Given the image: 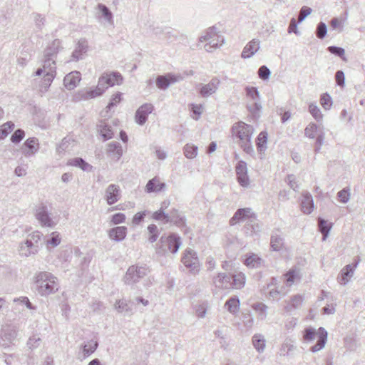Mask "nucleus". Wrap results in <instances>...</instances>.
<instances>
[{
    "mask_svg": "<svg viewBox=\"0 0 365 365\" xmlns=\"http://www.w3.org/2000/svg\"><path fill=\"white\" fill-rule=\"evenodd\" d=\"M147 230L148 233V241L150 243L156 242L160 234L159 229L157 225L155 224H150L148 226Z\"/></svg>",
    "mask_w": 365,
    "mask_h": 365,
    "instance_id": "a18cd8bd",
    "label": "nucleus"
},
{
    "mask_svg": "<svg viewBox=\"0 0 365 365\" xmlns=\"http://www.w3.org/2000/svg\"><path fill=\"white\" fill-rule=\"evenodd\" d=\"M260 48V41L256 38L248 42L244 47L241 57L242 58H250L253 56Z\"/></svg>",
    "mask_w": 365,
    "mask_h": 365,
    "instance_id": "aec40b11",
    "label": "nucleus"
},
{
    "mask_svg": "<svg viewBox=\"0 0 365 365\" xmlns=\"http://www.w3.org/2000/svg\"><path fill=\"white\" fill-rule=\"evenodd\" d=\"M108 87L105 81V78L102 75L98 79L96 88L84 91L82 94V98L84 100H88L98 97L102 95Z\"/></svg>",
    "mask_w": 365,
    "mask_h": 365,
    "instance_id": "4468645a",
    "label": "nucleus"
},
{
    "mask_svg": "<svg viewBox=\"0 0 365 365\" xmlns=\"http://www.w3.org/2000/svg\"><path fill=\"white\" fill-rule=\"evenodd\" d=\"M19 329L13 324H6L1 327L0 331V346L4 349L15 344L17 340Z\"/></svg>",
    "mask_w": 365,
    "mask_h": 365,
    "instance_id": "6e6552de",
    "label": "nucleus"
},
{
    "mask_svg": "<svg viewBox=\"0 0 365 365\" xmlns=\"http://www.w3.org/2000/svg\"><path fill=\"white\" fill-rule=\"evenodd\" d=\"M183 264L191 270L197 271L199 262L196 253L192 250H186L182 257Z\"/></svg>",
    "mask_w": 365,
    "mask_h": 365,
    "instance_id": "f3484780",
    "label": "nucleus"
},
{
    "mask_svg": "<svg viewBox=\"0 0 365 365\" xmlns=\"http://www.w3.org/2000/svg\"><path fill=\"white\" fill-rule=\"evenodd\" d=\"M252 308L255 311L258 312L261 319H265L267 317V306L264 303L258 302L252 305Z\"/></svg>",
    "mask_w": 365,
    "mask_h": 365,
    "instance_id": "864d4df0",
    "label": "nucleus"
},
{
    "mask_svg": "<svg viewBox=\"0 0 365 365\" xmlns=\"http://www.w3.org/2000/svg\"><path fill=\"white\" fill-rule=\"evenodd\" d=\"M246 94L247 97L252 99L254 101V106L256 110H259L261 106L259 103V93L257 88L255 87H247L245 88Z\"/></svg>",
    "mask_w": 365,
    "mask_h": 365,
    "instance_id": "c9c22d12",
    "label": "nucleus"
},
{
    "mask_svg": "<svg viewBox=\"0 0 365 365\" xmlns=\"http://www.w3.org/2000/svg\"><path fill=\"white\" fill-rule=\"evenodd\" d=\"M42 234L35 231L28 235L24 242L19 245V253L21 256L28 257L36 255L38 251V242L41 240Z\"/></svg>",
    "mask_w": 365,
    "mask_h": 365,
    "instance_id": "0eeeda50",
    "label": "nucleus"
},
{
    "mask_svg": "<svg viewBox=\"0 0 365 365\" xmlns=\"http://www.w3.org/2000/svg\"><path fill=\"white\" fill-rule=\"evenodd\" d=\"M148 272V268L145 266L132 265L123 277V282L126 284L133 285L145 277Z\"/></svg>",
    "mask_w": 365,
    "mask_h": 365,
    "instance_id": "1a4fd4ad",
    "label": "nucleus"
},
{
    "mask_svg": "<svg viewBox=\"0 0 365 365\" xmlns=\"http://www.w3.org/2000/svg\"><path fill=\"white\" fill-rule=\"evenodd\" d=\"M267 134L265 132H261L257 138V147L259 153H262L267 149Z\"/></svg>",
    "mask_w": 365,
    "mask_h": 365,
    "instance_id": "c03bdc74",
    "label": "nucleus"
},
{
    "mask_svg": "<svg viewBox=\"0 0 365 365\" xmlns=\"http://www.w3.org/2000/svg\"><path fill=\"white\" fill-rule=\"evenodd\" d=\"M114 308L118 313H123L126 315H132L133 311L127 300L118 299L114 304Z\"/></svg>",
    "mask_w": 365,
    "mask_h": 365,
    "instance_id": "72a5a7b5",
    "label": "nucleus"
},
{
    "mask_svg": "<svg viewBox=\"0 0 365 365\" xmlns=\"http://www.w3.org/2000/svg\"><path fill=\"white\" fill-rule=\"evenodd\" d=\"M106 155L112 160L118 161L123 155V148L118 142L113 141L107 144Z\"/></svg>",
    "mask_w": 365,
    "mask_h": 365,
    "instance_id": "a211bd4d",
    "label": "nucleus"
},
{
    "mask_svg": "<svg viewBox=\"0 0 365 365\" xmlns=\"http://www.w3.org/2000/svg\"><path fill=\"white\" fill-rule=\"evenodd\" d=\"M213 284L219 289H230L232 287L231 277L225 273H218L213 277Z\"/></svg>",
    "mask_w": 365,
    "mask_h": 365,
    "instance_id": "412c9836",
    "label": "nucleus"
},
{
    "mask_svg": "<svg viewBox=\"0 0 365 365\" xmlns=\"http://www.w3.org/2000/svg\"><path fill=\"white\" fill-rule=\"evenodd\" d=\"M68 164L71 166L78 167L85 171L91 168V166L81 158L71 159Z\"/></svg>",
    "mask_w": 365,
    "mask_h": 365,
    "instance_id": "de8ad7c7",
    "label": "nucleus"
},
{
    "mask_svg": "<svg viewBox=\"0 0 365 365\" xmlns=\"http://www.w3.org/2000/svg\"><path fill=\"white\" fill-rule=\"evenodd\" d=\"M220 85V80L217 77H213L208 83L202 84L199 83L197 88L199 93L202 98H208L212 94H215L219 88Z\"/></svg>",
    "mask_w": 365,
    "mask_h": 365,
    "instance_id": "9b49d317",
    "label": "nucleus"
},
{
    "mask_svg": "<svg viewBox=\"0 0 365 365\" xmlns=\"http://www.w3.org/2000/svg\"><path fill=\"white\" fill-rule=\"evenodd\" d=\"M34 216L42 227H54L58 222V217L49 213L48 206L40 202L34 207Z\"/></svg>",
    "mask_w": 365,
    "mask_h": 365,
    "instance_id": "423d86ee",
    "label": "nucleus"
},
{
    "mask_svg": "<svg viewBox=\"0 0 365 365\" xmlns=\"http://www.w3.org/2000/svg\"><path fill=\"white\" fill-rule=\"evenodd\" d=\"M327 33V28L326 24L324 22H320L318 24L317 30H316V36L319 39H323Z\"/></svg>",
    "mask_w": 365,
    "mask_h": 365,
    "instance_id": "13d9d810",
    "label": "nucleus"
},
{
    "mask_svg": "<svg viewBox=\"0 0 365 365\" xmlns=\"http://www.w3.org/2000/svg\"><path fill=\"white\" fill-rule=\"evenodd\" d=\"M98 132L104 140L112 138L114 135L112 127L105 121H101L98 125Z\"/></svg>",
    "mask_w": 365,
    "mask_h": 365,
    "instance_id": "7c9ffc66",
    "label": "nucleus"
},
{
    "mask_svg": "<svg viewBox=\"0 0 365 365\" xmlns=\"http://www.w3.org/2000/svg\"><path fill=\"white\" fill-rule=\"evenodd\" d=\"M14 128V123L8 121L0 127V140L4 139Z\"/></svg>",
    "mask_w": 365,
    "mask_h": 365,
    "instance_id": "8fccbe9b",
    "label": "nucleus"
},
{
    "mask_svg": "<svg viewBox=\"0 0 365 365\" xmlns=\"http://www.w3.org/2000/svg\"><path fill=\"white\" fill-rule=\"evenodd\" d=\"M164 182H160V180L157 178H154L150 180L145 186V191L148 193L160 192L165 187Z\"/></svg>",
    "mask_w": 365,
    "mask_h": 365,
    "instance_id": "c85d7f7f",
    "label": "nucleus"
},
{
    "mask_svg": "<svg viewBox=\"0 0 365 365\" xmlns=\"http://www.w3.org/2000/svg\"><path fill=\"white\" fill-rule=\"evenodd\" d=\"M88 42L85 39H81L78 41L77 46L72 53V59L73 61H78L83 58L85 54L88 50Z\"/></svg>",
    "mask_w": 365,
    "mask_h": 365,
    "instance_id": "a878e982",
    "label": "nucleus"
},
{
    "mask_svg": "<svg viewBox=\"0 0 365 365\" xmlns=\"http://www.w3.org/2000/svg\"><path fill=\"white\" fill-rule=\"evenodd\" d=\"M98 343L95 339H91L81 346L83 359H86L94 353L98 349Z\"/></svg>",
    "mask_w": 365,
    "mask_h": 365,
    "instance_id": "cd10ccee",
    "label": "nucleus"
},
{
    "mask_svg": "<svg viewBox=\"0 0 365 365\" xmlns=\"http://www.w3.org/2000/svg\"><path fill=\"white\" fill-rule=\"evenodd\" d=\"M301 210L303 213L309 215L312 213L314 208V204L312 196L308 192H304L302 193V199L301 200Z\"/></svg>",
    "mask_w": 365,
    "mask_h": 365,
    "instance_id": "4be33fe9",
    "label": "nucleus"
},
{
    "mask_svg": "<svg viewBox=\"0 0 365 365\" xmlns=\"http://www.w3.org/2000/svg\"><path fill=\"white\" fill-rule=\"evenodd\" d=\"M103 76L105 78L106 84L108 86L120 85L122 83L123 81V77L118 72H113L111 73H103Z\"/></svg>",
    "mask_w": 365,
    "mask_h": 365,
    "instance_id": "2f4dec72",
    "label": "nucleus"
},
{
    "mask_svg": "<svg viewBox=\"0 0 365 365\" xmlns=\"http://www.w3.org/2000/svg\"><path fill=\"white\" fill-rule=\"evenodd\" d=\"M148 213H149L148 211L144 210L142 212H138L136 214H135L132 219V224L133 225H140V222L143 221L145 217L147 215Z\"/></svg>",
    "mask_w": 365,
    "mask_h": 365,
    "instance_id": "680f3d73",
    "label": "nucleus"
},
{
    "mask_svg": "<svg viewBox=\"0 0 365 365\" xmlns=\"http://www.w3.org/2000/svg\"><path fill=\"white\" fill-rule=\"evenodd\" d=\"M309 112L317 122L319 123L322 121L323 114L322 113L319 108L315 103L309 104Z\"/></svg>",
    "mask_w": 365,
    "mask_h": 365,
    "instance_id": "3c124183",
    "label": "nucleus"
},
{
    "mask_svg": "<svg viewBox=\"0 0 365 365\" xmlns=\"http://www.w3.org/2000/svg\"><path fill=\"white\" fill-rule=\"evenodd\" d=\"M33 287L41 297H47L56 293L59 289L58 278L51 272L39 271L33 277Z\"/></svg>",
    "mask_w": 365,
    "mask_h": 365,
    "instance_id": "f257e3e1",
    "label": "nucleus"
},
{
    "mask_svg": "<svg viewBox=\"0 0 365 365\" xmlns=\"http://www.w3.org/2000/svg\"><path fill=\"white\" fill-rule=\"evenodd\" d=\"M197 146L187 143L183 148L184 155L188 159H193L197 155Z\"/></svg>",
    "mask_w": 365,
    "mask_h": 365,
    "instance_id": "49530a36",
    "label": "nucleus"
},
{
    "mask_svg": "<svg viewBox=\"0 0 365 365\" xmlns=\"http://www.w3.org/2000/svg\"><path fill=\"white\" fill-rule=\"evenodd\" d=\"M153 110V106L150 103H145L141 106L136 111L135 118L139 125H143L150 113Z\"/></svg>",
    "mask_w": 365,
    "mask_h": 365,
    "instance_id": "6ab92c4d",
    "label": "nucleus"
},
{
    "mask_svg": "<svg viewBox=\"0 0 365 365\" xmlns=\"http://www.w3.org/2000/svg\"><path fill=\"white\" fill-rule=\"evenodd\" d=\"M182 244L181 238L176 234L161 236L159 242L156 244V253L159 255H165L170 252L175 254L178 252Z\"/></svg>",
    "mask_w": 365,
    "mask_h": 365,
    "instance_id": "7ed1b4c3",
    "label": "nucleus"
},
{
    "mask_svg": "<svg viewBox=\"0 0 365 365\" xmlns=\"http://www.w3.org/2000/svg\"><path fill=\"white\" fill-rule=\"evenodd\" d=\"M246 229L247 230H251V232L255 234H257L261 231V226L257 222L256 217L252 219V222H249V223L246 226Z\"/></svg>",
    "mask_w": 365,
    "mask_h": 365,
    "instance_id": "0e129e2a",
    "label": "nucleus"
},
{
    "mask_svg": "<svg viewBox=\"0 0 365 365\" xmlns=\"http://www.w3.org/2000/svg\"><path fill=\"white\" fill-rule=\"evenodd\" d=\"M43 65L42 68H39L36 71V76H41L46 73L56 74V62L55 59L51 57H44Z\"/></svg>",
    "mask_w": 365,
    "mask_h": 365,
    "instance_id": "5701e85b",
    "label": "nucleus"
},
{
    "mask_svg": "<svg viewBox=\"0 0 365 365\" xmlns=\"http://www.w3.org/2000/svg\"><path fill=\"white\" fill-rule=\"evenodd\" d=\"M327 335V331L323 327L319 328L318 330L312 327H308L304 329L303 338L307 342L313 341L315 339H317V344L310 349L312 352L315 353L325 346Z\"/></svg>",
    "mask_w": 365,
    "mask_h": 365,
    "instance_id": "20e7f679",
    "label": "nucleus"
},
{
    "mask_svg": "<svg viewBox=\"0 0 365 365\" xmlns=\"http://www.w3.org/2000/svg\"><path fill=\"white\" fill-rule=\"evenodd\" d=\"M121 197L120 186L115 184H110L104 191L103 198L108 205L116 203Z\"/></svg>",
    "mask_w": 365,
    "mask_h": 365,
    "instance_id": "f8f14e48",
    "label": "nucleus"
},
{
    "mask_svg": "<svg viewBox=\"0 0 365 365\" xmlns=\"http://www.w3.org/2000/svg\"><path fill=\"white\" fill-rule=\"evenodd\" d=\"M61 242L60 234L57 232H53L46 237V245L48 248L55 247Z\"/></svg>",
    "mask_w": 365,
    "mask_h": 365,
    "instance_id": "a19ab883",
    "label": "nucleus"
},
{
    "mask_svg": "<svg viewBox=\"0 0 365 365\" xmlns=\"http://www.w3.org/2000/svg\"><path fill=\"white\" fill-rule=\"evenodd\" d=\"M39 149V142L38 138L32 137L29 138L22 145L21 150L22 154L28 158L34 155Z\"/></svg>",
    "mask_w": 365,
    "mask_h": 365,
    "instance_id": "dca6fc26",
    "label": "nucleus"
},
{
    "mask_svg": "<svg viewBox=\"0 0 365 365\" xmlns=\"http://www.w3.org/2000/svg\"><path fill=\"white\" fill-rule=\"evenodd\" d=\"M320 103L325 110H329L332 106L331 96L328 93H324L320 98Z\"/></svg>",
    "mask_w": 365,
    "mask_h": 365,
    "instance_id": "6e6d98bb",
    "label": "nucleus"
},
{
    "mask_svg": "<svg viewBox=\"0 0 365 365\" xmlns=\"http://www.w3.org/2000/svg\"><path fill=\"white\" fill-rule=\"evenodd\" d=\"M25 136V132L22 129H17L11 135V141L13 143H20Z\"/></svg>",
    "mask_w": 365,
    "mask_h": 365,
    "instance_id": "bf43d9fd",
    "label": "nucleus"
},
{
    "mask_svg": "<svg viewBox=\"0 0 365 365\" xmlns=\"http://www.w3.org/2000/svg\"><path fill=\"white\" fill-rule=\"evenodd\" d=\"M152 217L155 220L163 221L164 223H168L172 221L170 217L166 214L165 211L160 210L153 212Z\"/></svg>",
    "mask_w": 365,
    "mask_h": 365,
    "instance_id": "603ef678",
    "label": "nucleus"
},
{
    "mask_svg": "<svg viewBox=\"0 0 365 365\" xmlns=\"http://www.w3.org/2000/svg\"><path fill=\"white\" fill-rule=\"evenodd\" d=\"M255 218V214L250 207L238 209L233 217L230 219V224L234 225L238 222L248 220L252 222V219Z\"/></svg>",
    "mask_w": 365,
    "mask_h": 365,
    "instance_id": "2eb2a0df",
    "label": "nucleus"
},
{
    "mask_svg": "<svg viewBox=\"0 0 365 365\" xmlns=\"http://www.w3.org/2000/svg\"><path fill=\"white\" fill-rule=\"evenodd\" d=\"M304 301V298L300 294H296L293 296L289 302L287 303L286 306L284 307V309L287 312H292L294 309L299 308Z\"/></svg>",
    "mask_w": 365,
    "mask_h": 365,
    "instance_id": "f704fd0d",
    "label": "nucleus"
},
{
    "mask_svg": "<svg viewBox=\"0 0 365 365\" xmlns=\"http://www.w3.org/2000/svg\"><path fill=\"white\" fill-rule=\"evenodd\" d=\"M209 309L210 304L207 301L200 302L195 307V314L198 318L203 319L206 317Z\"/></svg>",
    "mask_w": 365,
    "mask_h": 365,
    "instance_id": "ea45409f",
    "label": "nucleus"
},
{
    "mask_svg": "<svg viewBox=\"0 0 365 365\" xmlns=\"http://www.w3.org/2000/svg\"><path fill=\"white\" fill-rule=\"evenodd\" d=\"M271 247L274 251H280L284 247V238L278 234H274L271 237Z\"/></svg>",
    "mask_w": 365,
    "mask_h": 365,
    "instance_id": "79ce46f5",
    "label": "nucleus"
},
{
    "mask_svg": "<svg viewBox=\"0 0 365 365\" xmlns=\"http://www.w3.org/2000/svg\"><path fill=\"white\" fill-rule=\"evenodd\" d=\"M328 51L334 55L340 57L343 61H346L345 50L343 48L331 46L328 47Z\"/></svg>",
    "mask_w": 365,
    "mask_h": 365,
    "instance_id": "5fc2aeb1",
    "label": "nucleus"
},
{
    "mask_svg": "<svg viewBox=\"0 0 365 365\" xmlns=\"http://www.w3.org/2000/svg\"><path fill=\"white\" fill-rule=\"evenodd\" d=\"M235 172L238 183L243 187H248L250 184L247 175V166L245 161H239L235 167Z\"/></svg>",
    "mask_w": 365,
    "mask_h": 365,
    "instance_id": "ddd939ff",
    "label": "nucleus"
},
{
    "mask_svg": "<svg viewBox=\"0 0 365 365\" xmlns=\"http://www.w3.org/2000/svg\"><path fill=\"white\" fill-rule=\"evenodd\" d=\"M128 229L125 226L115 227L108 231V237L115 242L123 241L127 235Z\"/></svg>",
    "mask_w": 365,
    "mask_h": 365,
    "instance_id": "393cba45",
    "label": "nucleus"
},
{
    "mask_svg": "<svg viewBox=\"0 0 365 365\" xmlns=\"http://www.w3.org/2000/svg\"><path fill=\"white\" fill-rule=\"evenodd\" d=\"M81 81V73L78 71H73L67 74L63 79L65 87L68 90L74 89Z\"/></svg>",
    "mask_w": 365,
    "mask_h": 365,
    "instance_id": "b1692460",
    "label": "nucleus"
},
{
    "mask_svg": "<svg viewBox=\"0 0 365 365\" xmlns=\"http://www.w3.org/2000/svg\"><path fill=\"white\" fill-rule=\"evenodd\" d=\"M232 131V135L239 139L238 143L244 151L249 154L252 153L253 148L251 141L254 133L252 125L239 121L233 125Z\"/></svg>",
    "mask_w": 365,
    "mask_h": 365,
    "instance_id": "f03ea898",
    "label": "nucleus"
},
{
    "mask_svg": "<svg viewBox=\"0 0 365 365\" xmlns=\"http://www.w3.org/2000/svg\"><path fill=\"white\" fill-rule=\"evenodd\" d=\"M317 130L322 131L320 125H317L314 123H310L304 129V135L309 138L314 139Z\"/></svg>",
    "mask_w": 365,
    "mask_h": 365,
    "instance_id": "09e8293b",
    "label": "nucleus"
},
{
    "mask_svg": "<svg viewBox=\"0 0 365 365\" xmlns=\"http://www.w3.org/2000/svg\"><path fill=\"white\" fill-rule=\"evenodd\" d=\"M265 339L263 335L256 334L252 336V344L255 349L259 352L262 353L265 349Z\"/></svg>",
    "mask_w": 365,
    "mask_h": 365,
    "instance_id": "58836bf2",
    "label": "nucleus"
},
{
    "mask_svg": "<svg viewBox=\"0 0 365 365\" xmlns=\"http://www.w3.org/2000/svg\"><path fill=\"white\" fill-rule=\"evenodd\" d=\"M61 48V41L59 39L53 40L49 43L44 51V57H51L55 58L57 53Z\"/></svg>",
    "mask_w": 365,
    "mask_h": 365,
    "instance_id": "c756f323",
    "label": "nucleus"
},
{
    "mask_svg": "<svg viewBox=\"0 0 365 365\" xmlns=\"http://www.w3.org/2000/svg\"><path fill=\"white\" fill-rule=\"evenodd\" d=\"M156 86L158 88L165 90L169 87V82L166 76H159L156 78Z\"/></svg>",
    "mask_w": 365,
    "mask_h": 365,
    "instance_id": "052dcab7",
    "label": "nucleus"
},
{
    "mask_svg": "<svg viewBox=\"0 0 365 365\" xmlns=\"http://www.w3.org/2000/svg\"><path fill=\"white\" fill-rule=\"evenodd\" d=\"M190 106L191 111L192 112L193 115H192V118L196 120H198L202 113V106L200 104H191Z\"/></svg>",
    "mask_w": 365,
    "mask_h": 365,
    "instance_id": "e2e57ef3",
    "label": "nucleus"
},
{
    "mask_svg": "<svg viewBox=\"0 0 365 365\" xmlns=\"http://www.w3.org/2000/svg\"><path fill=\"white\" fill-rule=\"evenodd\" d=\"M262 259L256 254L251 253L247 255L245 264L249 268H257L261 265Z\"/></svg>",
    "mask_w": 365,
    "mask_h": 365,
    "instance_id": "e433bc0d",
    "label": "nucleus"
},
{
    "mask_svg": "<svg viewBox=\"0 0 365 365\" xmlns=\"http://www.w3.org/2000/svg\"><path fill=\"white\" fill-rule=\"evenodd\" d=\"M240 302L237 297H232L227 299L225 304V307L232 315H236L240 310Z\"/></svg>",
    "mask_w": 365,
    "mask_h": 365,
    "instance_id": "473e14b6",
    "label": "nucleus"
},
{
    "mask_svg": "<svg viewBox=\"0 0 365 365\" xmlns=\"http://www.w3.org/2000/svg\"><path fill=\"white\" fill-rule=\"evenodd\" d=\"M41 338L38 335H33L29 337L27 341V346L30 349H34L39 346Z\"/></svg>",
    "mask_w": 365,
    "mask_h": 365,
    "instance_id": "4d7b16f0",
    "label": "nucleus"
},
{
    "mask_svg": "<svg viewBox=\"0 0 365 365\" xmlns=\"http://www.w3.org/2000/svg\"><path fill=\"white\" fill-rule=\"evenodd\" d=\"M232 279V281H231V288L242 289V287H244L246 279L245 274H243L242 272H238L237 274H233L231 277V279Z\"/></svg>",
    "mask_w": 365,
    "mask_h": 365,
    "instance_id": "4c0bfd02",
    "label": "nucleus"
},
{
    "mask_svg": "<svg viewBox=\"0 0 365 365\" xmlns=\"http://www.w3.org/2000/svg\"><path fill=\"white\" fill-rule=\"evenodd\" d=\"M259 78L263 81L269 79L271 72L266 66H262L258 70Z\"/></svg>",
    "mask_w": 365,
    "mask_h": 365,
    "instance_id": "338daca9",
    "label": "nucleus"
},
{
    "mask_svg": "<svg viewBox=\"0 0 365 365\" xmlns=\"http://www.w3.org/2000/svg\"><path fill=\"white\" fill-rule=\"evenodd\" d=\"M199 42H207L204 45V49L207 52H212L224 44L225 38L215 27H210L200 36Z\"/></svg>",
    "mask_w": 365,
    "mask_h": 365,
    "instance_id": "39448f33",
    "label": "nucleus"
},
{
    "mask_svg": "<svg viewBox=\"0 0 365 365\" xmlns=\"http://www.w3.org/2000/svg\"><path fill=\"white\" fill-rule=\"evenodd\" d=\"M360 259H356L351 264L344 267L337 276V281L341 285H346L354 274V272L358 267Z\"/></svg>",
    "mask_w": 365,
    "mask_h": 365,
    "instance_id": "9d476101",
    "label": "nucleus"
},
{
    "mask_svg": "<svg viewBox=\"0 0 365 365\" xmlns=\"http://www.w3.org/2000/svg\"><path fill=\"white\" fill-rule=\"evenodd\" d=\"M98 10L97 17L103 19L109 24H113V16L110 9L103 4H98L96 7Z\"/></svg>",
    "mask_w": 365,
    "mask_h": 365,
    "instance_id": "bb28decb",
    "label": "nucleus"
},
{
    "mask_svg": "<svg viewBox=\"0 0 365 365\" xmlns=\"http://www.w3.org/2000/svg\"><path fill=\"white\" fill-rule=\"evenodd\" d=\"M294 345L288 341L287 340H285L284 343L282 344V346L280 348L279 354L282 356H287L289 353V351L293 350Z\"/></svg>",
    "mask_w": 365,
    "mask_h": 365,
    "instance_id": "69168bd1",
    "label": "nucleus"
},
{
    "mask_svg": "<svg viewBox=\"0 0 365 365\" xmlns=\"http://www.w3.org/2000/svg\"><path fill=\"white\" fill-rule=\"evenodd\" d=\"M318 226L319 231L323 235L322 240L324 241L329 235V230L331 228V223H329L327 221L322 218H319Z\"/></svg>",
    "mask_w": 365,
    "mask_h": 365,
    "instance_id": "37998d69",
    "label": "nucleus"
},
{
    "mask_svg": "<svg viewBox=\"0 0 365 365\" xmlns=\"http://www.w3.org/2000/svg\"><path fill=\"white\" fill-rule=\"evenodd\" d=\"M284 277H286L287 285L290 287L297 278L298 274L295 270L291 269L284 275Z\"/></svg>",
    "mask_w": 365,
    "mask_h": 365,
    "instance_id": "774afa93",
    "label": "nucleus"
}]
</instances>
